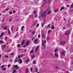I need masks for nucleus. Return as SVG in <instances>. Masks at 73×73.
I'll list each match as a JSON object with an SVG mask.
<instances>
[{
	"instance_id": "nucleus-1",
	"label": "nucleus",
	"mask_w": 73,
	"mask_h": 73,
	"mask_svg": "<svg viewBox=\"0 0 73 73\" xmlns=\"http://www.w3.org/2000/svg\"><path fill=\"white\" fill-rule=\"evenodd\" d=\"M15 68H16L15 70H13V73H15V72H16V70H18V69H19V67H18V66L17 65H14V68H13V69H15Z\"/></svg>"
},
{
	"instance_id": "nucleus-2",
	"label": "nucleus",
	"mask_w": 73,
	"mask_h": 73,
	"mask_svg": "<svg viewBox=\"0 0 73 73\" xmlns=\"http://www.w3.org/2000/svg\"><path fill=\"white\" fill-rule=\"evenodd\" d=\"M44 42H43V41H42V47H43L44 48H46V45L45 44H46V40H44Z\"/></svg>"
},
{
	"instance_id": "nucleus-3",
	"label": "nucleus",
	"mask_w": 73,
	"mask_h": 73,
	"mask_svg": "<svg viewBox=\"0 0 73 73\" xmlns=\"http://www.w3.org/2000/svg\"><path fill=\"white\" fill-rule=\"evenodd\" d=\"M46 11H45L42 15V16L44 18H45L46 17Z\"/></svg>"
},
{
	"instance_id": "nucleus-4",
	"label": "nucleus",
	"mask_w": 73,
	"mask_h": 73,
	"mask_svg": "<svg viewBox=\"0 0 73 73\" xmlns=\"http://www.w3.org/2000/svg\"><path fill=\"white\" fill-rule=\"evenodd\" d=\"M29 44H30V41L29 40H28L26 42V45L27 46V45H28Z\"/></svg>"
},
{
	"instance_id": "nucleus-5",
	"label": "nucleus",
	"mask_w": 73,
	"mask_h": 73,
	"mask_svg": "<svg viewBox=\"0 0 73 73\" xmlns=\"http://www.w3.org/2000/svg\"><path fill=\"white\" fill-rule=\"evenodd\" d=\"M39 46H37L36 48L35 49V53L38 50V48H39Z\"/></svg>"
},
{
	"instance_id": "nucleus-6",
	"label": "nucleus",
	"mask_w": 73,
	"mask_h": 73,
	"mask_svg": "<svg viewBox=\"0 0 73 73\" xmlns=\"http://www.w3.org/2000/svg\"><path fill=\"white\" fill-rule=\"evenodd\" d=\"M41 37L42 38H45V35H44V34H42L41 35Z\"/></svg>"
},
{
	"instance_id": "nucleus-7",
	"label": "nucleus",
	"mask_w": 73,
	"mask_h": 73,
	"mask_svg": "<svg viewBox=\"0 0 73 73\" xmlns=\"http://www.w3.org/2000/svg\"><path fill=\"white\" fill-rule=\"evenodd\" d=\"M50 39V37L48 35L46 37V40H47L48 41Z\"/></svg>"
},
{
	"instance_id": "nucleus-8",
	"label": "nucleus",
	"mask_w": 73,
	"mask_h": 73,
	"mask_svg": "<svg viewBox=\"0 0 73 73\" xmlns=\"http://www.w3.org/2000/svg\"><path fill=\"white\" fill-rule=\"evenodd\" d=\"M5 46H6V45L5 44L3 46H2V50H4V48H5Z\"/></svg>"
},
{
	"instance_id": "nucleus-9",
	"label": "nucleus",
	"mask_w": 73,
	"mask_h": 73,
	"mask_svg": "<svg viewBox=\"0 0 73 73\" xmlns=\"http://www.w3.org/2000/svg\"><path fill=\"white\" fill-rule=\"evenodd\" d=\"M29 71V70H28V69L27 68H26V69L25 70V72L26 73H28V72Z\"/></svg>"
},
{
	"instance_id": "nucleus-10",
	"label": "nucleus",
	"mask_w": 73,
	"mask_h": 73,
	"mask_svg": "<svg viewBox=\"0 0 73 73\" xmlns=\"http://www.w3.org/2000/svg\"><path fill=\"white\" fill-rule=\"evenodd\" d=\"M45 24V22H43V23H41V26L42 27H43V26H44V25Z\"/></svg>"
},
{
	"instance_id": "nucleus-11",
	"label": "nucleus",
	"mask_w": 73,
	"mask_h": 73,
	"mask_svg": "<svg viewBox=\"0 0 73 73\" xmlns=\"http://www.w3.org/2000/svg\"><path fill=\"white\" fill-rule=\"evenodd\" d=\"M24 56V55L23 54L22 55V56L19 55L18 56V58H21V57H23Z\"/></svg>"
},
{
	"instance_id": "nucleus-12",
	"label": "nucleus",
	"mask_w": 73,
	"mask_h": 73,
	"mask_svg": "<svg viewBox=\"0 0 73 73\" xmlns=\"http://www.w3.org/2000/svg\"><path fill=\"white\" fill-rule=\"evenodd\" d=\"M7 26H5L4 27H3V29L5 30L7 29Z\"/></svg>"
},
{
	"instance_id": "nucleus-13",
	"label": "nucleus",
	"mask_w": 73,
	"mask_h": 73,
	"mask_svg": "<svg viewBox=\"0 0 73 73\" xmlns=\"http://www.w3.org/2000/svg\"><path fill=\"white\" fill-rule=\"evenodd\" d=\"M29 61V60L27 59L26 61H25V62L26 63V64H27V63Z\"/></svg>"
},
{
	"instance_id": "nucleus-14",
	"label": "nucleus",
	"mask_w": 73,
	"mask_h": 73,
	"mask_svg": "<svg viewBox=\"0 0 73 73\" xmlns=\"http://www.w3.org/2000/svg\"><path fill=\"white\" fill-rule=\"evenodd\" d=\"M20 60V59L19 58V60H15V61H14V62L15 63L16 62H17V61H19Z\"/></svg>"
},
{
	"instance_id": "nucleus-15",
	"label": "nucleus",
	"mask_w": 73,
	"mask_h": 73,
	"mask_svg": "<svg viewBox=\"0 0 73 73\" xmlns=\"http://www.w3.org/2000/svg\"><path fill=\"white\" fill-rule=\"evenodd\" d=\"M4 33H2L0 35V37H3V36L4 35Z\"/></svg>"
},
{
	"instance_id": "nucleus-16",
	"label": "nucleus",
	"mask_w": 73,
	"mask_h": 73,
	"mask_svg": "<svg viewBox=\"0 0 73 73\" xmlns=\"http://www.w3.org/2000/svg\"><path fill=\"white\" fill-rule=\"evenodd\" d=\"M50 32H52V30H49L47 32L48 34H49V33H50Z\"/></svg>"
},
{
	"instance_id": "nucleus-17",
	"label": "nucleus",
	"mask_w": 73,
	"mask_h": 73,
	"mask_svg": "<svg viewBox=\"0 0 73 73\" xmlns=\"http://www.w3.org/2000/svg\"><path fill=\"white\" fill-rule=\"evenodd\" d=\"M51 11H48L47 13V15H49V14H50V13H51Z\"/></svg>"
},
{
	"instance_id": "nucleus-18",
	"label": "nucleus",
	"mask_w": 73,
	"mask_h": 73,
	"mask_svg": "<svg viewBox=\"0 0 73 73\" xmlns=\"http://www.w3.org/2000/svg\"><path fill=\"white\" fill-rule=\"evenodd\" d=\"M65 35H69V32H66Z\"/></svg>"
},
{
	"instance_id": "nucleus-19",
	"label": "nucleus",
	"mask_w": 73,
	"mask_h": 73,
	"mask_svg": "<svg viewBox=\"0 0 73 73\" xmlns=\"http://www.w3.org/2000/svg\"><path fill=\"white\" fill-rule=\"evenodd\" d=\"M61 42L62 44H65V41H62Z\"/></svg>"
},
{
	"instance_id": "nucleus-20",
	"label": "nucleus",
	"mask_w": 73,
	"mask_h": 73,
	"mask_svg": "<svg viewBox=\"0 0 73 73\" xmlns=\"http://www.w3.org/2000/svg\"><path fill=\"white\" fill-rule=\"evenodd\" d=\"M25 39H23L22 41V42H23L24 44L25 43Z\"/></svg>"
},
{
	"instance_id": "nucleus-21",
	"label": "nucleus",
	"mask_w": 73,
	"mask_h": 73,
	"mask_svg": "<svg viewBox=\"0 0 73 73\" xmlns=\"http://www.w3.org/2000/svg\"><path fill=\"white\" fill-rule=\"evenodd\" d=\"M62 54L63 56H65V53H64V52H63L62 53Z\"/></svg>"
},
{
	"instance_id": "nucleus-22",
	"label": "nucleus",
	"mask_w": 73,
	"mask_h": 73,
	"mask_svg": "<svg viewBox=\"0 0 73 73\" xmlns=\"http://www.w3.org/2000/svg\"><path fill=\"white\" fill-rule=\"evenodd\" d=\"M58 51V50L57 48H55V52H57Z\"/></svg>"
},
{
	"instance_id": "nucleus-23",
	"label": "nucleus",
	"mask_w": 73,
	"mask_h": 73,
	"mask_svg": "<svg viewBox=\"0 0 73 73\" xmlns=\"http://www.w3.org/2000/svg\"><path fill=\"white\" fill-rule=\"evenodd\" d=\"M19 64H21V63H22V62H23V61H22V60H21L20 61H19Z\"/></svg>"
},
{
	"instance_id": "nucleus-24",
	"label": "nucleus",
	"mask_w": 73,
	"mask_h": 73,
	"mask_svg": "<svg viewBox=\"0 0 73 73\" xmlns=\"http://www.w3.org/2000/svg\"><path fill=\"white\" fill-rule=\"evenodd\" d=\"M55 55L56 57H58V54L55 53Z\"/></svg>"
},
{
	"instance_id": "nucleus-25",
	"label": "nucleus",
	"mask_w": 73,
	"mask_h": 73,
	"mask_svg": "<svg viewBox=\"0 0 73 73\" xmlns=\"http://www.w3.org/2000/svg\"><path fill=\"white\" fill-rule=\"evenodd\" d=\"M64 8V7H62L60 9V11H62Z\"/></svg>"
},
{
	"instance_id": "nucleus-26",
	"label": "nucleus",
	"mask_w": 73,
	"mask_h": 73,
	"mask_svg": "<svg viewBox=\"0 0 73 73\" xmlns=\"http://www.w3.org/2000/svg\"><path fill=\"white\" fill-rule=\"evenodd\" d=\"M24 28V26H23L21 27V31H22V30H23V29Z\"/></svg>"
},
{
	"instance_id": "nucleus-27",
	"label": "nucleus",
	"mask_w": 73,
	"mask_h": 73,
	"mask_svg": "<svg viewBox=\"0 0 73 73\" xmlns=\"http://www.w3.org/2000/svg\"><path fill=\"white\" fill-rule=\"evenodd\" d=\"M51 28L52 29H54V27L52 26H51Z\"/></svg>"
},
{
	"instance_id": "nucleus-28",
	"label": "nucleus",
	"mask_w": 73,
	"mask_h": 73,
	"mask_svg": "<svg viewBox=\"0 0 73 73\" xmlns=\"http://www.w3.org/2000/svg\"><path fill=\"white\" fill-rule=\"evenodd\" d=\"M37 41H38L37 39H36L34 40V42H37Z\"/></svg>"
},
{
	"instance_id": "nucleus-29",
	"label": "nucleus",
	"mask_w": 73,
	"mask_h": 73,
	"mask_svg": "<svg viewBox=\"0 0 73 73\" xmlns=\"http://www.w3.org/2000/svg\"><path fill=\"white\" fill-rule=\"evenodd\" d=\"M50 24H49L46 27V28L47 29V28H48V27H49H49H50Z\"/></svg>"
},
{
	"instance_id": "nucleus-30",
	"label": "nucleus",
	"mask_w": 73,
	"mask_h": 73,
	"mask_svg": "<svg viewBox=\"0 0 73 73\" xmlns=\"http://www.w3.org/2000/svg\"><path fill=\"white\" fill-rule=\"evenodd\" d=\"M33 52H34V50H32L30 51V53H32Z\"/></svg>"
},
{
	"instance_id": "nucleus-31",
	"label": "nucleus",
	"mask_w": 73,
	"mask_h": 73,
	"mask_svg": "<svg viewBox=\"0 0 73 73\" xmlns=\"http://www.w3.org/2000/svg\"><path fill=\"white\" fill-rule=\"evenodd\" d=\"M37 68H36L35 69V72H37Z\"/></svg>"
},
{
	"instance_id": "nucleus-32",
	"label": "nucleus",
	"mask_w": 73,
	"mask_h": 73,
	"mask_svg": "<svg viewBox=\"0 0 73 73\" xmlns=\"http://www.w3.org/2000/svg\"><path fill=\"white\" fill-rule=\"evenodd\" d=\"M36 23H34L33 24L31 25V27H33L34 26V25H36Z\"/></svg>"
},
{
	"instance_id": "nucleus-33",
	"label": "nucleus",
	"mask_w": 73,
	"mask_h": 73,
	"mask_svg": "<svg viewBox=\"0 0 73 73\" xmlns=\"http://www.w3.org/2000/svg\"><path fill=\"white\" fill-rule=\"evenodd\" d=\"M11 33V32H10V31L9 29L8 30V34L9 35Z\"/></svg>"
},
{
	"instance_id": "nucleus-34",
	"label": "nucleus",
	"mask_w": 73,
	"mask_h": 73,
	"mask_svg": "<svg viewBox=\"0 0 73 73\" xmlns=\"http://www.w3.org/2000/svg\"><path fill=\"white\" fill-rule=\"evenodd\" d=\"M13 27L12 26L11 28V31L12 32H13Z\"/></svg>"
},
{
	"instance_id": "nucleus-35",
	"label": "nucleus",
	"mask_w": 73,
	"mask_h": 73,
	"mask_svg": "<svg viewBox=\"0 0 73 73\" xmlns=\"http://www.w3.org/2000/svg\"><path fill=\"white\" fill-rule=\"evenodd\" d=\"M55 70H58V68H57V66H56L55 67Z\"/></svg>"
},
{
	"instance_id": "nucleus-36",
	"label": "nucleus",
	"mask_w": 73,
	"mask_h": 73,
	"mask_svg": "<svg viewBox=\"0 0 73 73\" xmlns=\"http://www.w3.org/2000/svg\"><path fill=\"white\" fill-rule=\"evenodd\" d=\"M30 70L31 72H32V71H33V68H31L30 69Z\"/></svg>"
},
{
	"instance_id": "nucleus-37",
	"label": "nucleus",
	"mask_w": 73,
	"mask_h": 73,
	"mask_svg": "<svg viewBox=\"0 0 73 73\" xmlns=\"http://www.w3.org/2000/svg\"><path fill=\"white\" fill-rule=\"evenodd\" d=\"M37 17V15L36 14L34 16V18H36Z\"/></svg>"
},
{
	"instance_id": "nucleus-38",
	"label": "nucleus",
	"mask_w": 73,
	"mask_h": 73,
	"mask_svg": "<svg viewBox=\"0 0 73 73\" xmlns=\"http://www.w3.org/2000/svg\"><path fill=\"white\" fill-rule=\"evenodd\" d=\"M9 56L8 55H5V57H6V58H8Z\"/></svg>"
},
{
	"instance_id": "nucleus-39",
	"label": "nucleus",
	"mask_w": 73,
	"mask_h": 73,
	"mask_svg": "<svg viewBox=\"0 0 73 73\" xmlns=\"http://www.w3.org/2000/svg\"><path fill=\"white\" fill-rule=\"evenodd\" d=\"M4 42L2 40H1L0 41V44H2V43H3Z\"/></svg>"
},
{
	"instance_id": "nucleus-40",
	"label": "nucleus",
	"mask_w": 73,
	"mask_h": 73,
	"mask_svg": "<svg viewBox=\"0 0 73 73\" xmlns=\"http://www.w3.org/2000/svg\"><path fill=\"white\" fill-rule=\"evenodd\" d=\"M3 70H6V68H4L2 69Z\"/></svg>"
},
{
	"instance_id": "nucleus-41",
	"label": "nucleus",
	"mask_w": 73,
	"mask_h": 73,
	"mask_svg": "<svg viewBox=\"0 0 73 73\" xmlns=\"http://www.w3.org/2000/svg\"><path fill=\"white\" fill-rule=\"evenodd\" d=\"M71 8H73V3L71 4Z\"/></svg>"
},
{
	"instance_id": "nucleus-42",
	"label": "nucleus",
	"mask_w": 73,
	"mask_h": 73,
	"mask_svg": "<svg viewBox=\"0 0 73 73\" xmlns=\"http://www.w3.org/2000/svg\"><path fill=\"white\" fill-rule=\"evenodd\" d=\"M24 44V43L22 42L21 44V45H23Z\"/></svg>"
},
{
	"instance_id": "nucleus-43",
	"label": "nucleus",
	"mask_w": 73,
	"mask_h": 73,
	"mask_svg": "<svg viewBox=\"0 0 73 73\" xmlns=\"http://www.w3.org/2000/svg\"><path fill=\"white\" fill-rule=\"evenodd\" d=\"M58 11V9H55V12H57Z\"/></svg>"
},
{
	"instance_id": "nucleus-44",
	"label": "nucleus",
	"mask_w": 73,
	"mask_h": 73,
	"mask_svg": "<svg viewBox=\"0 0 73 73\" xmlns=\"http://www.w3.org/2000/svg\"><path fill=\"white\" fill-rule=\"evenodd\" d=\"M17 46L18 47H20V44H18L17 45Z\"/></svg>"
},
{
	"instance_id": "nucleus-45",
	"label": "nucleus",
	"mask_w": 73,
	"mask_h": 73,
	"mask_svg": "<svg viewBox=\"0 0 73 73\" xmlns=\"http://www.w3.org/2000/svg\"><path fill=\"white\" fill-rule=\"evenodd\" d=\"M9 21H12V19H10L9 20Z\"/></svg>"
},
{
	"instance_id": "nucleus-46",
	"label": "nucleus",
	"mask_w": 73,
	"mask_h": 73,
	"mask_svg": "<svg viewBox=\"0 0 73 73\" xmlns=\"http://www.w3.org/2000/svg\"><path fill=\"white\" fill-rule=\"evenodd\" d=\"M34 57H35V55H33L32 57V59H33V58H34Z\"/></svg>"
},
{
	"instance_id": "nucleus-47",
	"label": "nucleus",
	"mask_w": 73,
	"mask_h": 73,
	"mask_svg": "<svg viewBox=\"0 0 73 73\" xmlns=\"http://www.w3.org/2000/svg\"><path fill=\"white\" fill-rule=\"evenodd\" d=\"M36 12H37V11H35L34 12V14H35V13H36Z\"/></svg>"
},
{
	"instance_id": "nucleus-48",
	"label": "nucleus",
	"mask_w": 73,
	"mask_h": 73,
	"mask_svg": "<svg viewBox=\"0 0 73 73\" xmlns=\"http://www.w3.org/2000/svg\"><path fill=\"white\" fill-rule=\"evenodd\" d=\"M9 13L10 15H11V14H12V11H10L9 12Z\"/></svg>"
},
{
	"instance_id": "nucleus-49",
	"label": "nucleus",
	"mask_w": 73,
	"mask_h": 73,
	"mask_svg": "<svg viewBox=\"0 0 73 73\" xmlns=\"http://www.w3.org/2000/svg\"><path fill=\"white\" fill-rule=\"evenodd\" d=\"M39 26V24H37V25H36V27L37 28H38V27Z\"/></svg>"
},
{
	"instance_id": "nucleus-50",
	"label": "nucleus",
	"mask_w": 73,
	"mask_h": 73,
	"mask_svg": "<svg viewBox=\"0 0 73 73\" xmlns=\"http://www.w3.org/2000/svg\"><path fill=\"white\" fill-rule=\"evenodd\" d=\"M32 33H33V35L34 34H35V31H33L32 32Z\"/></svg>"
},
{
	"instance_id": "nucleus-51",
	"label": "nucleus",
	"mask_w": 73,
	"mask_h": 73,
	"mask_svg": "<svg viewBox=\"0 0 73 73\" xmlns=\"http://www.w3.org/2000/svg\"><path fill=\"white\" fill-rule=\"evenodd\" d=\"M11 66V65L9 64L8 65V66H7L8 68H9V67H10Z\"/></svg>"
},
{
	"instance_id": "nucleus-52",
	"label": "nucleus",
	"mask_w": 73,
	"mask_h": 73,
	"mask_svg": "<svg viewBox=\"0 0 73 73\" xmlns=\"http://www.w3.org/2000/svg\"><path fill=\"white\" fill-rule=\"evenodd\" d=\"M33 64H35V61H33Z\"/></svg>"
},
{
	"instance_id": "nucleus-53",
	"label": "nucleus",
	"mask_w": 73,
	"mask_h": 73,
	"mask_svg": "<svg viewBox=\"0 0 73 73\" xmlns=\"http://www.w3.org/2000/svg\"><path fill=\"white\" fill-rule=\"evenodd\" d=\"M38 38H40V35H38Z\"/></svg>"
},
{
	"instance_id": "nucleus-54",
	"label": "nucleus",
	"mask_w": 73,
	"mask_h": 73,
	"mask_svg": "<svg viewBox=\"0 0 73 73\" xmlns=\"http://www.w3.org/2000/svg\"><path fill=\"white\" fill-rule=\"evenodd\" d=\"M5 11H8L9 10V8L6 9H5Z\"/></svg>"
},
{
	"instance_id": "nucleus-55",
	"label": "nucleus",
	"mask_w": 73,
	"mask_h": 73,
	"mask_svg": "<svg viewBox=\"0 0 73 73\" xmlns=\"http://www.w3.org/2000/svg\"><path fill=\"white\" fill-rule=\"evenodd\" d=\"M7 38H8V37H5V40H7Z\"/></svg>"
},
{
	"instance_id": "nucleus-56",
	"label": "nucleus",
	"mask_w": 73,
	"mask_h": 73,
	"mask_svg": "<svg viewBox=\"0 0 73 73\" xmlns=\"http://www.w3.org/2000/svg\"><path fill=\"white\" fill-rule=\"evenodd\" d=\"M34 39H35V38H32L31 40H32V41H33V40Z\"/></svg>"
},
{
	"instance_id": "nucleus-57",
	"label": "nucleus",
	"mask_w": 73,
	"mask_h": 73,
	"mask_svg": "<svg viewBox=\"0 0 73 73\" xmlns=\"http://www.w3.org/2000/svg\"><path fill=\"white\" fill-rule=\"evenodd\" d=\"M31 18H32L33 20H34V18H33V16H31Z\"/></svg>"
},
{
	"instance_id": "nucleus-58",
	"label": "nucleus",
	"mask_w": 73,
	"mask_h": 73,
	"mask_svg": "<svg viewBox=\"0 0 73 73\" xmlns=\"http://www.w3.org/2000/svg\"><path fill=\"white\" fill-rule=\"evenodd\" d=\"M27 46L26 45V44H25V46H23V48H25V46Z\"/></svg>"
},
{
	"instance_id": "nucleus-59",
	"label": "nucleus",
	"mask_w": 73,
	"mask_h": 73,
	"mask_svg": "<svg viewBox=\"0 0 73 73\" xmlns=\"http://www.w3.org/2000/svg\"><path fill=\"white\" fill-rule=\"evenodd\" d=\"M18 29H19V28H17V29L16 30V31H18Z\"/></svg>"
},
{
	"instance_id": "nucleus-60",
	"label": "nucleus",
	"mask_w": 73,
	"mask_h": 73,
	"mask_svg": "<svg viewBox=\"0 0 73 73\" xmlns=\"http://www.w3.org/2000/svg\"><path fill=\"white\" fill-rule=\"evenodd\" d=\"M4 67V65H2L1 66V68H3V67Z\"/></svg>"
},
{
	"instance_id": "nucleus-61",
	"label": "nucleus",
	"mask_w": 73,
	"mask_h": 73,
	"mask_svg": "<svg viewBox=\"0 0 73 73\" xmlns=\"http://www.w3.org/2000/svg\"><path fill=\"white\" fill-rule=\"evenodd\" d=\"M11 55H13V53H11L10 54Z\"/></svg>"
},
{
	"instance_id": "nucleus-62",
	"label": "nucleus",
	"mask_w": 73,
	"mask_h": 73,
	"mask_svg": "<svg viewBox=\"0 0 73 73\" xmlns=\"http://www.w3.org/2000/svg\"><path fill=\"white\" fill-rule=\"evenodd\" d=\"M3 21H4V20H2L1 21L2 23H3Z\"/></svg>"
},
{
	"instance_id": "nucleus-63",
	"label": "nucleus",
	"mask_w": 73,
	"mask_h": 73,
	"mask_svg": "<svg viewBox=\"0 0 73 73\" xmlns=\"http://www.w3.org/2000/svg\"><path fill=\"white\" fill-rule=\"evenodd\" d=\"M10 50H11L10 49H9V50H7V52H9V51H10Z\"/></svg>"
},
{
	"instance_id": "nucleus-64",
	"label": "nucleus",
	"mask_w": 73,
	"mask_h": 73,
	"mask_svg": "<svg viewBox=\"0 0 73 73\" xmlns=\"http://www.w3.org/2000/svg\"><path fill=\"white\" fill-rule=\"evenodd\" d=\"M66 73H69V72H66Z\"/></svg>"
}]
</instances>
